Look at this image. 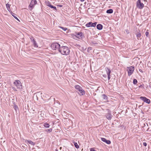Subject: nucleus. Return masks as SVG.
<instances>
[{
    "instance_id": "obj_1",
    "label": "nucleus",
    "mask_w": 151,
    "mask_h": 151,
    "mask_svg": "<svg viewBox=\"0 0 151 151\" xmlns=\"http://www.w3.org/2000/svg\"><path fill=\"white\" fill-rule=\"evenodd\" d=\"M58 51L62 55H67L69 54L70 51L68 47L63 46L59 49Z\"/></svg>"
},
{
    "instance_id": "obj_2",
    "label": "nucleus",
    "mask_w": 151,
    "mask_h": 151,
    "mask_svg": "<svg viewBox=\"0 0 151 151\" xmlns=\"http://www.w3.org/2000/svg\"><path fill=\"white\" fill-rule=\"evenodd\" d=\"M75 88L78 90L79 92V94L81 95H83L85 94L84 91L83 89L82 88L78 85H76L75 86Z\"/></svg>"
},
{
    "instance_id": "obj_3",
    "label": "nucleus",
    "mask_w": 151,
    "mask_h": 151,
    "mask_svg": "<svg viewBox=\"0 0 151 151\" xmlns=\"http://www.w3.org/2000/svg\"><path fill=\"white\" fill-rule=\"evenodd\" d=\"M14 84L17 87V88H18L19 89H22V86L21 85V83L20 81L17 80H16L14 82Z\"/></svg>"
},
{
    "instance_id": "obj_4",
    "label": "nucleus",
    "mask_w": 151,
    "mask_h": 151,
    "mask_svg": "<svg viewBox=\"0 0 151 151\" xmlns=\"http://www.w3.org/2000/svg\"><path fill=\"white\" fill-rule=\"evenodd\" d=\"M76 37L81 40L84 38L85 37L83 33L81 32H76Z\"/></svg>"
},
{
    "instance_id": "obj_5",
    "label": "nucleus",
    "mask_w": 151,
    "mask_h": 151,
    "mask_svg": "<svg viewBox=\"0 0 151 151\" xmlns=\"http://www.w3.org/2000/svg\"><path fill=\"white\" fill-rule=\"evenodd\" d=\"M127 68L128 75L129 76H130L133 73L134 70V67L133 66L128 67Z\"/></svg>"
},
{
    "instance_id": "obj_6",
    "label": "nucleus",
    "mask_w": 151,
    "mask_h": 151,
    "mask_svg": "<svg viewBox=\"0 0 151 151\" xmlns=\"http://www.w3.org/2000/svg\"><path fill=\"white\" fill-rule=\"evenodd\" d=\"M51 47L53 50H56L59 49L60 47V45L58 43H54L52 44L51 46Z\"/></svg>"
},
{
    "instance_id": "obj_7",
    "label": "nucleus",
    "mask_w": 151,
    "mask_h": 151,
    "mask_svg": "<svg viewBox=\"0 0 151 151\" xmlns=\"http://www.w3.org/2000/svg\"><path fill=\"white\" fill-rule=\"evenodd\" d=\"M136 6L139 9H142L144 7V4L141 2L140 0H138L137 2Z\"/></svg>"
},
{
    "instance_id": "obj_8",
    "label": "nucleus",
    "mask_w": 151,
    "mask_h": 151,
    "mask_svg": "<svg viewBox=\"0 0 151 151\" xmlns=\"http://www.w3.org/2000/svg\"><path fill=\"white\" fill-rule=\"evenodd\" d=\"M97 22H96L93 23L92 22H89L86 24L85 26L87 27H95L96 25Z\"/></svg>"
},
{
    "instance_id": "obj_9",
    "label": "nucleus",
    "mask_w": 151,
    "mask_h": 151,
    "mask_svg": "<svg viewBox=\"0 0 151 151\" xmlns=\"http://www.w3.org/2000/svg\"><path fill=\"white\" fill-rule=\"evenodd\" d=\"M140 99L148 104L150 103V100L145 97L141 96L140 97Z\"/></svg>"
},
{
    "instance_id": "obj_10",
    "label": "nucleus",
    "mask_w": 151,
    "mask_h": 151,
    "mask_svg": "<svg viewBox=\"0 0 151 151\" xmlns=\"http://www.w3.org/2000/svg\"><path fill=\"white\" fill-rule=\"evenodd\" d=\"M37 3V1L36 0H32L29 6V7L31 8L32 10L34 5L36 4Z\"/></svg>"
},
{
    "instance_id": "obj_11",
    "label": "nucleus",
    "mask_w": 151,
    "mask_h": 151,
    "mask_svg": "<svg viewBox=\"0 0 151 151\" xmlns=\"http://www.w3.org/2000/svg\"><path fill=\"white\" fill-rule=\"evenodd\" d=\"M136 37H137L138 40L141 39V33L140 31L139 30H138V31H137L136 33Z\"/></svg>"
},
{
    "instance_id": "obj_12",
    "label": "nucleus",
    "mask_w": 151,
    "mask_h": 151,
    "mask_svg": "<svg viewBox=\"0 0 151 151\" xmlns=\"http://www.w3.org/2000/svg\"><path fill=\"white\" fill-rule=\"evenodd\" d=\"M112 116L111 114V112H109L106 115V117L109 120L111 119Z\"/></svg>"
},
{
    "instance_id": "obj_13",
    "label": "nucleus",
    "mask_w": 151,
    "mask_h": 151,
    "mask_svg": "<svg viewBox=\"0 0 151 151\" xmlns=\"http://www.w3.org/2000/svg\"><path fill=\"white\" fill-rule=\"evenodd\" d=\"M30 39L31 41L32 42L34 46L35 47H38V46L37 45V44L34 38L33 37H32L30 38Z\"/></svg>"
},
{
    "instance_id": "obj_14",
    "label": "nucleus",
    "mask_w": 151,
    "mask_h": 151,
    "mask_svg": "<svg viewBox=\"0 0 151 151\" xmlns=\"http://www.w3.org/2000/svg\"><path fill=\"white\" fill-rule=\"evenodd\" d=\"M101 140L103 142H106L108 144H110L111 143L110 141L109 140H107L106 139L104 138H101Z\"/></svg>"
},
{
    "instance_id": "obj_15",
    "label": "nucleus",
    "mask_w": 151,
    "mask_h": 151,
    "mask_svg": "<svg viewBox=\"0 0 151 151\" xmlns=\"http://www.w3.org/2000/svg\"><path fill=\"white\" fill-rule=\"evenodd\" d=\"M103 25L101 24H98L96 26L97 29L99 30H101L103 28Z\"/></svg>"
},
{
    "instance_id": "obj_16",
    "label": "nucleus",
    "mask_w": 151,
    "mask_h": 151,
    "mask_svg": "<svg viewBox=\"0 0 151 151\" xmlns=\"http://www.w3.org/2000/svg\"><path fill=\"white\" fill-rule=\"evenodd\" d=\"M105 69L107 74H110L111 73V70L109 68L107 67H106Z\"/></svg>"
},
{
    "instance_id": "obj_17",
    "label": "nucleus",
    "mask_w": 151,
    "mask_h": 151,
    "mask_svg": "<svg viewBox=\"0 0 151 151\" xmlns=\"http://www.w3.org/2000/svg\"><path fill=\"white\" fill-rule=\"evenodd\" d=\"M102 98L104 100H107L108 99V97L105 94H102Z\"/></svg>"
},
{
    "instance_id": "obj_18",
    "label": "nucleus",
    "mask_w": 151,
    "mask_h": 151,
    "mask_svg": "<svg viewBox=\"0 0 151 151\" xmlns=\"http://www.w3.org/2000/svg\"><path fill=\"white\" fill-rule=\"evenodd\" d=\"M113 11L112 9H109L107 10L106 11V13L107 14H111L113 12Z\"/></svg>"
},
{
    "instance_id": "obj_19",
    "label": "nucleus",
    "mask_w": 151,
    "mask_h": 151,
    "mask_svg": "<svg viewBox=\"0 0 151 151\" xmlns=\"http://www.w3.org/2000/svg\"><path fill=\"white\" fill-rule=\"evenodd\" d=\"M10 5L8 3H7L6 4V6L7 8V10L10 12Z\"/></svg>"
},
{
    "instance_id": "obj_20",
    "label": "nucleus",
    "mask_w": 151,
    "mask_h": 151,
    "mask_svg": "<svg viewBox=\"0 0 151 151\" xmlns=\"http://www.w3.org/2000/svg\"><path fill=\"white\" fill-rule=\"evenodd\" d=\"M11 14L14 17L15 19H16L17 20H18L19 21V20L17 18V17L15 16V15H16V14H15L14 13H13L12 12H11Z\"/></svg>"
},
{
    "instance_id": "obj_21",
    "label": "nucleus",
    "mask_w": 151,
    "mask_h": 151,
    "mask_svg": "<svg viewBox=\"0 0 151 151\" xmlns=\"http://www.w3.org/2000/svg\"><path fill=\"white\" fill-rule=\"evenodd\" d=\"M26 141H27V142L29 144H31V145H35V143L30 140H27Z\"/></svg>"
},
{
    "instance_id": "obj_22",
    "label": "nucleus",
    "mask_w": 151,
    "mask_h": 151,
    "mask_svg": "<svg viewBox=\"0 0 151 151\" xmlns=\"http://www.w3.org/2000/svg\"><path fill=\"white\" fill-rule=\"evenodd\" d=\"M44 126L46 128H49L50 127V125L48 123H45L44 124Z\"/></svg>"
},
{
    "instance_id": "obj_23",
    "label": "nucleus",
    "mask_w": 151,
    "mask_h": 151,
    "mask_svg": "<svg viewBox=\"0 0 151 151\" xmlns=\"http://www.w3.org/2000/svg\"><path fill=\"white\" fill-rule=\"evenodd\" d=\"M45 131L47 132H50L52 131V129L51 128L49 129H47L45 130Z\"/></svg>"
},
{
    "instance_id": "obj_24",
    "label": "nucleus",
    "mask_w": 151,
    "mask_h": 151,
    "mask_svg": "<svg viewBox=\"0 0 151 151\" xmlns=\"http://www.w3.org/2000/svg\"><path fill=\"white\" fill-rule=\"evenodd\" d=\"M74 145L75 147L77 149L79 148V146L78 145L77 143L76 142H74Z\"/></svg>"
},
{
    "instance_id": "obj_25",
    "label": "nucleus",
    "mask_w": 151,
    "mask_h": 151,
    "mask_svg": "<svg viewBox=\"0 0 151 151\" xmlns=\"http://www.w3.org/2000/svg\"><path fill=\"white\" fill-rule=\"evenodd\" d=\"M137 83V81L136 79H134L133 81V83L134 84H136Z\"/></svg>"
},
{
    "instance_id": "obj_26",
    "label": "nucleus",
    "mask_w": 151,
    "mask_h": 151,
    "mask_svg": "<svg viewBox=\"0 0 151 151\" xmlns=\"http://www.w3.org/2000/svg\"><path fill=\"white\" fill-rule=\"evenodd\" d=\"M60 28H61L64 31H65L67 29L66 27H60Z\"/></svg>"
},
{
    "instance_id": "obj_27",
    "label": "nucleus",
    "mask_w": 151,
    "mask_h": 151,
    "mask_svg": "<svg viewBox=\"0 0 151 151\" xmlns=\"http://www.w3.org/2000/svg\"><path fill=\"white\" fill-rule=\"evenodd\" d=\"M52 4H51L50 2L49 1L47 2V6L50 7Z\"/></svg>"
},
{
    "instance_id": "obj_28",
    "label": "nucleus",
    "mask_w": 151,
    "mask_h": 151,
    "mask_svg": "<svg viewBox=\"0 0 151 151\" xmlns=\"http://www.w3.org/2000/svg\"><path fill=\"white\" fill-rule=\"evenodd\" d=\"M50 6V7L52 9H54L56 10V7L53 6L52 5H51V6Z\"/></svg>"
},
{
    "instance_id": "obj_29",
    "label": "nucleus",
    "mask_w": 151,
    "mask_h": 151,
    "mask_svg": "<svg viewBox=\"0 0 151 151\" xmlns=\"http://www.w3.org/2000/svg\"><path fill=\"white\" fill-rule=\"evenodd\" d=\"M145 35L147 37L149 35L148 30H147L145 33Z\"/></svg>"
},
{
    "instance_id": "obj_30",
    "label": "nucleus",
    "mask_w": 151,
    "mask_h": 151,
    "mask_svg": "<svg viewBox=\"0 0 151 151\" xmlns=\"http://www.w3.org/2000/svg\"><path fill=\"white\" fill-rule=\"evenodd\" d=\"M76 32L74 34H71V36L74 38V37H76Z\"/></svg>"
},
{
    "instance_id": "obj_31",
    "label": "nucleus",
    "mask_w": 151,
    "mask_h": 151,
    "mask_svg": "<svg viewBox=\"0 0 151 151\" xmlns=\"http://www.w3.org/2000/svg\"><path fill=\"white\" fill-rule=\"evenodd\" d=\"M107 74V75L108 76V80H109L111 78L110 75V74Z\"/></svg>"
},
{
    "instance_id": "obj_32",
    "label": "nucleus",
    "mask_w": 151,
    "mask_h": 151,
    "mask_svg": "<svg viewBox=\"0 0 151 151\" xmlns=\"http://www.w3.org/2000/svg\"><path fill=\"white\" fill-rule=\"evenodd\" d=\"M140 67H139V71L142 73H143V71L140 68Z\"/></svg>"
},
{
    "instance_id": "obj_33",
    "label": "nucleus",
    "mask_w": 151,
    "mask_h": 151,
    "mask_svg": "<svg viewBox=\"0 0 151 151\" xmlns=\"http://www.w3.org/2000/svg\"><path fill=\"white\" fill-rule=\"evenodd\" d=\"M90 151H96L94 148H91L90 149Z\"/></svg>"
},
{
    "instance_id": "obj_34",
    "label": "nucleus",
    "mask_w": 151,
    "mask_h": 151,
    "mask_svg": "<svg viewBox=\"0 0 151 151\" xmlns=\"http://www.w3.org/2000/svg\"><path fill=\"white\" fill-rule=\"evenodd\" d=\"M102 76L104 77L105 78H106L107 76L106 74L103 75Z\"/></svg>"
},
{
    "instance_id": "obj_35",
    "label": "nucleus",
    "mask_w": 151,
    "mask_h": 151,
    "mask_svg": "<svg viewBox=\"0 0 151 151\" xmlns=\"http://www.w3.org/2000/svg\"><path fill=\"white\" fill-rule=\"evenodd\" d=\"M143 145L145 146H146L147 145V144L146 142H144L143 143Z\"/></svg>"
},
{
    "instance_id": "obj_36",
    "label": "nucleus",
    "mask_w": 151,
    "mask_h": 151,
    "mask_svg": "<svg viewBox=\"0 0 151 151\" xmlns=\"http://www.w3.org/2000/svg\"><path fill=\"white\" fill-rule=\"evenodd\" d=\"M18 108V106L16 105H15L14 106V109L16 110V109Z\"/></svg>"
},
{
    "instance_id": "obj_37",
    "label": "nucleus",
    "mask_w": 151,
    "mask_h": 151,
    "mask_svg": "<svg viewBox=\"0 0 151 151\" xmlns=\"http://www.w3.org/2000/svg\"><path fill=\"white\" fill-rule=\"evenodd\" d=\"M47 95H47V94H45V97H46V98H48V97H47V96H47Z\"/></svg>"
},
{
    "instance_id": "obj_38",
    "label": "nucleus",
    "mask_w": 151,
    "mask_h": 151,
    "mask_svg": "<svg viewBox=\"0 0 151 151\" xmlns=\"http://www.w3.org/2000/svg\"><path fill=\"white\" fill-rule=\"evenodd\" d=\"M39 93H39V92H38V93H37V94L36 95V97H37V95H39Z\"/></svg>"
},
{
    "instance_id": "obj_39",
    "label": "nucleus",
    "mask_w": 151,
    "mask_h": 151,
    "mask_svg": "<svg viewBox=\"0 0 151 151\" xmlns=\"http://www.w3.org/2000/svg\"><path fill=\"white\" fill-rule=\"evenodd\" d=\"M13 89L15 91H17V90L15 88L13 87Z\"/></svg>"
},
{
    "instance_id": "obj_40",
    "label": "nucleus",
    "mask_w": 151,
    "mask_h": 151,
    "mask_svg": "<svg viewBox=\"0 0 151 151\" xmlns=\"http://www.w3.org/2000/svg\"><path fill=\"white\" fill-rule=\"evenodd\" d=\"M144 2H147V4L148 3L147 2V1L146 0H144Z\"/></svg>"
},
{
    "instance_id": "obj_41",
    "label": "nucleus",
    "mask_w": 151,
    "mask_h": 151,
    "mask_svg": "<svg viewBox=\"0 0 151 151\" xmlns=\"http://www.w3.org/2000/svg\"><path fill=\"white\" fill-rule=\"evenodd\" d=\"M58 6L60 7H62L63 6L62 5H59Z\"/></svg>"
},
{
    "instance_id": "obj_42",
    "label": "nucleus",
    "mask_w": 151,
    "mask_h": 151,
    "mask_svg": "<svg viewBox=\"0 0 151 151\" xmlns=\"http://www.w3.org/2000/svg\"><path fill=\"white\" fill-rule=\"evenodd\" d=\"M80 0L81 2L83 1H84V0Z\"/></svg>"
},
{
    "instance_id": "obj_43",
    "label": "nucleus",
    "mask_w": 151,
    "mask_h": 151,
    "mask_svg": "<svg viewBox=\"0 0 151 151\" xmlns=\"http://www.w3.org/2000/svg\"><path fill=\"white\" fill-rule=\"evenodd\" d=\"M51 96H50L49 98H48V99H50L51 98Z\"/></svg>"
},
{
    "instance_id": "obj_44",
    "label": "nucleus",
    "mask_w": 151,
    "mask_h": 151,
    "mask_svg": "<svg viewBox=\"0 0 151 151\" xmlns=\"http://www.w3.org/2000/svg\"><path fill=\"white\" fill-rule=\"evenodd\" d=\"M56 151H58V150L56 149Z\"/></svg>"
},
{
    "instance_id": "obj_45",
    "label": "nucleus",
    "mask_w": 151,
    "mask_h": 151,
    "mask_svg": "<svg viewBox=\"0 0 151 151\" xmlns=\"http://www.w3.org/2000/svg\"><path fill=\"white\" fill-rule=\"evenodd\" d=\"M54 100L55 101V99L54 98H53Z\"/></svg>"
},
{
    "instance_id": "obj_46",
    "label": "nucleus",
    "mask_w": 151,
    "mask_h": 151,
    "mask_svg": "<svg viewBox=\"0 0 151 151\" xmlns=\"http://www.w3.org/2000/svg\"><path fill=\"white\" fill-rule=\"evenodd\" d=\"M149 128H148V129L149 130Z\"/></svg>"
},
{
    "instance_id": "obj_47",
    "label": "nucleus",
    "mask_w": 151,
    "mask_h": 151,
    "mask_svg": "<svg viewBox=\"0 0 151 151\" xmlns=\"http://www.w3.org/2000/svg\"><path fill=\"white\" fill-rule=\"evenodd\" d=\"M41 94L42 93H40Z\"/></svg>"
},
{
    "instance_id": "obj_48",
    "label": "nucleus",
    "mask_w": 151,
    "mask_h": 151,
    "mask_svg": "<svg viewBox=\"0 0 151 151\" xmlns=\"http://www.w3.org/2000/svg\"><path fill=\"white\" fill-rule=\"evenodd\" d=\"M146 124L147 125H148L147 123H146Z\"/></svg>"
}]
</instances>
